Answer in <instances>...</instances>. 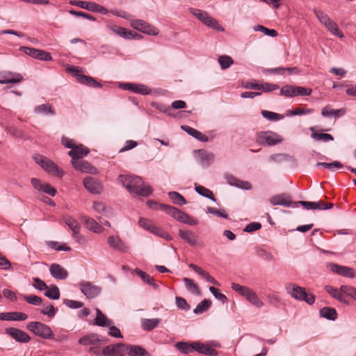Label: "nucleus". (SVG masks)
<instances>
[{"instance_id":"3c124183","label":"nucleus","mask_w":356,"mask_h":356,"mask_svg":"<svg viewBox=\"0 0 356 356\" xmlns=\"http://www.w3.org/2000/svg\"><path fill=\"white\" fill-rule=\"evenodd\" d=\"M63 221L65 225L72 230V232L76 229H81V226L78 221L71 216L64 217Z\"/></svg>"},{"instance_id":"13d9d810","label":"nucleus","mask_w":356,"mask_h":356,"mask_svg":"<svg viewBox=\"0 0 356 356\" xmlns=\"http://www.w3.org/2000/svg\"><path fill=\"white\" fill-rule=\"evenodd\" d=\"M218 63L222 70L229 68L234 63L232 58L229 56H220L218 58Z\"/></svg>"},{"instance_id":"20e7f679","label":"nucleus","mask_w":356,"mask_h":356,"mask_svg":"<svg viewBox=\"0 0 356 356\" xmlns=\"http://www.w3.org/2000/svg\"><path fill=\"white\" fill-rule=\"evenodd\" d=\"M188 10L195 17L198 19L207 26L218 31L224 30L218 21L212 17L207 12L194 8H190Z\"/></svg>"},{"instance_id":"412c9836","label":"nucleus","mask_w":356,"mask_h":356,"mask_svg":"<svg viewBox=\"0 0 356 356\" xmlns=\"http://www.w3.org/2000/svg\"><path fill=\"white\" fill-rule=\"evenodd\" d=\"M89 152V149L83 145L76 144L68 152V155L72 158V163L74 161L80 160V159L87 156Z\"/></svg>"},{"instance_id":"680f3d73","label":"nucleus","mask_w":356,"mask_h":356,"mask_svg":"<svg viewBox=\"0 0 356 356\" xmlns=\"http://www.w3.org/2000/svg\"><path fill=\"white\" fill-rule=\"evenodd\" d=\"M254 31H261L265 35H269L271 37H276L277 35V32L275 29H269L268 28L264 27L262 25H257L254 27Z\"/></svg>"},{"instance_id":"72a5a7b5","label":"nucleus","mask_w":356,"mask_h":356,"mask_svg":"<svg viewBox=\"0 0 356 356\" xmlns=\"http://www.w3.org/2000/svg\"><path fill=\"white\" fill-rule=\"evenodd\" d=\"M195 351L206 355L214 356L217 355V350L209 345H204L200 342H195Z\"/></svg>"},{"instance_id":"4468645a","label":"nucleus","mask_w":356,"mask_h":356,"mask_svg":"<svg viewBox=\"0 0 356 356\" xmlns=\"http://www.w3.org/2000/svg\"><path fill=\"white\" fill-rule=\"evenodd\" d=\"M20 50L26 54L40 60L49 61L52 59L50 54L44 50L26 47H22Z\"/></svg>"},{"instance_id":"603ef678","label":"nucleus","mask_w":356,"mask_h":356,"mask_svg":"<svg viewBox=\"0 0 356 356\" xmlns=\"http://www.w3.org/2000/svg\"><path fill=\"white\" fill-rule=\"evenodd\" d=\"M40 312L51 318L55 316L56 309L52 304L48 302L43 305V307L40 309Z\"/></svg>"},{"instance_id":"8fccbe9b","label":"nucleus","mask_w":356,"mask_h":356,"mask_svg":"<svg viewBox=\"0 0 356 356\" xmlns=\"http://www.w3.org/2000/svg\"><path fill=\"white\" fill-rule=\"evenodd\" d=\"M168 196L174 204L182 206L186 204L185 198L179 193L172 191L168 193Z\"/></svg>"},{"instance_id":"79ce46f5","label":"nucleus","mask_w":356,"mask_h":356,"mask_svg":"<svg viewBox=\"0 0 356 356\" xmlns=\"http://www.w3.org/2000/svg\"><path fill=\"white\" fill-rule=\"evenodd\" d=\"M44 295L49 299L58 300L60 298V290L58 287L54 284L48 286V288L45 289Z\"/></svg>"},{"instance_id":"dca6fc26","label":"nucleus","mask_w":356,"mask_h":356,"mask_svg":"<svg viewBox=\"0 0 356 356\" xmlns=\"http://www.w3.org/2000/svg\"><path fill=\"white\" fill-rule=\"evenodd\" d=\"M23 80L22 74L10 71L3 70L0 71V83H17Z\"/></svg>"},{"instance_id":"338daca9","label":"nucleus","mask_w":356,"mask_h":356,"mask_svg":"<svg viewBox=\"0 0 356 356\" xmlns=\"http://www.w3.org/2000/svg\"><path fill=\"white\" fill-rule=\"evenodd\" d=\"M154 106L162 113H166L170 116H172V109L170 106L164 104H154Z\"/></svg>"},{"instance_id":"39448f33","label":"nucleus","mask_w":356,"mask_h":356,"mask_svg":"<svg viewBox=\"0 0 356 356\" xmlns=\"http://www.w3.org/2000/svg\"><path fill=\"white\" fill-rule=\"evenodd\" d=\"M314 13L319 22L323 24L332 34L340 38L343 37V33L338 29L337 24L334 22L325 13L316 8L314 9Z\"/></svg>"},{"instance_id":"a878e982","label":"nucleus","mask_w":356,"mask_h":356,"mask_svg":"<svg viewBox=\"0 0 356 356\" xmlns=\"http://www.w3.org/2000/svg\"><path fill=\"white\" fill-rule=\"evenodd\" d=\"M108 243L111 248L123 252H127L129 249V247L120 239L119 236H110L108 238Z\"/></svg>"},{"instance_id":"4d7b16f0","label":"nucleus","mask_w":356,"mask_h":356,"mask_svg":"<svg viewBox=\"0 0 356 356\" xmlns=\"http://www.w3.org/2000/svg\"><path fill=\"white\" fill-rule=\"evenodd\" d=\"M316 166H323L326 169L334 171L335 168H342L343 164L339 161H334L332 163L318 162L316 163Z\"/></svg>"},{"instance_id":"aec40b11","label":"nucleus","mask_w":356,"mask_h":356,"mask_svg":"<svg viewBox=\"0 0 356 356\" xmlns=\"http://www.w3.org/2000/svg\"><path fill=\"white\" fill-rule=\"evenodd\" d=\"M161 210L165 211L166 213L169 214L177 221L183 222L185 218H186L187 213L181 211V210L167 204H160L159 205Z\"/></svg>"},{"instance_id":"7c9ffc66","label":"nucleus","mask_w":356,"mask_h":356,"mask_svg":"<svg viewBox=\"0 0 356 356\" xmlns=\"http://www.w3.org/2000/svg\"><path fill=\"white\" fill-rule=\"evenodd\" d=\"M325 290L332 298L339 300L340 302L345 304V305L348 304V300H346L343 296V294H344V293L341 291V288L339 289H338L332 286L327 285L325 286Z\"/></svg>"},{"instance_id":"bb28decb","label":"nucleus","mask_w":356,"mask_h":356,"mask_svg":"<svg viewBox=\"0 0 356 356\" xmlns=\"http://www.w3.org/2000/svg\"><path fill=\"white\" fill-rule=\"evenodd\" d=\"M200 164L204 167H208L214 161L215 155L211 152L203 149L197 151Z\"/></svg>"},{"instance_id":"0e129e2a","label":"nucleus","mask_w":356,"mask_h":356,"mask_svg":"<svg viewBox=\"0 0 356 356\" xmlns=\"http://www.w3.org/2000/svg\"><path fill=\"white\" fill-rule=\"evenodd\" d=\"M232 289L234 291H236V292L238 293L239 294H241V296H244L245 298L250 290V288L241 286L236 283L232 284Z\"/></svg>"},{"instance_id":"69168bd1","label":"nucleus","mask_w":356,"mask_h":356,"mask_svg":"<svg viewBox=\"0 0 356 356\" xmlns=\"http://www.w3.org/2000/svg\"><path fill=\"white\" fill-rule=\"evenodd\" d=\"M209 291L216 299L219 300L222 303L227 302V298L224 294L221 293L218 289L214 286H210Z\"/></svg>"},{"instance_id":"a18cd8bd","label":"nucleus","mask_w":356,"mask_h":356,"mask_svg":"<svg viewBox=\"0 0 356 356\" xmlns=\"http://www.w3.org/2000/svg\"><path fill=\"white\" fill-rule=\"evenodd\" d=\"M245 298L252 305L255 306L257 308H261L264 305V302L259 299L257 295L251 289L245 296Z\"/></svg>"},{"instance_id":"473e14b6","label":"nucleus","mask_w":356,"mask_h":356,"mask_svg":"<svg viewBox=\"0 0 356 356\" xmlns=\"http://www.w3.org/2000/svg\"><path fill=\"white\" fill-rule=\"evenodd\" d=\"M102 341V340L99 338L98 335L96 334H90L79 339V343L83 346H91V345H97L99 343Z\"/></svg>"},{"instance_id":"9d476101","label":"nucleus","mask_w":356,"mask_h":356,"mask_svg":"<svg viewBox=\"0 0 356 356\" xmlns=\"http://www.w3.org/2000/svg\"><path fill=\"white\" fill-rule=\"evenodd\" d=\"M81 291L87 298L93 299L102 292V288L88 281H82L79 284Z\"/></svg>"},{"instance_id":"1a4fd4ad","label":"nucleus","mask_w":356,"mask_h":356,"mask_svg":"<svg viewBox=\"0 0 356 356\" xmlns=\"http://www.w3.org/2000/svg\"><path fill=\"white\" fill-rule=\"evenodd\" d=\"M35 161L45 171L52 174L54 176L61 177L63 175V171L60 170L56 164L42 156L35 157Z\"/></svg>"},{"instance_id":"58836bf2","label":"nucleus","mask_w":356,"mask_h":356,"mask_svg":"<svg viewBox=\"0 0 356 356\" xmlns=\"http://www.w3.org/2000/svg\"><path fill=\"white\" fill-rule=\"evenodd\" d=\"M320 315L328 320L334 321L337 318V313L334 308L325 307L320 309Z\"/></svg>"},{"instance_id":"0eeeda50","label":"nucleus","mask_w":356,"mask_h":356,"mask_svg":"<svg viewBox=\"0 0 356 356\" xmlns=\"http://www.w3.org/2000/svg\"><path fill=\"white\" fill-rule=\"evenodd\" d=\"M312 90L302 86L285 85L281 88L280 95L286 97H294L298 96H309Z\"/></svg>"},{"instance_id":"6ab92c4d","label":"nucleus","mask_w":356,"mask_h":356,"mask_svg":"<svg viewBox=\"0 0 356 356\" xmlns=\"http://www.w3.org/2000/svg\"><path fill=\"white\" fill-rule=\"evenodd\" d=\"M270 202L272 205H280L288 207H297L298 203L292 202L291 197L286 194L276 195L270 197Z\"/></svg>"},{"instance_id":"2eb2a0df","label":"nucleus","mask_w":356,"mask_h":356,"mask_svg":"<svg viewBox=\"0 0 356 356\" xmlns=\"http://www.w3.org/2000/svg\"><path fill=\"white\" fill-rule=\"evenodd\" d=\"M330 270L343 277L353 278L355 277V271L353 268L340 266L334 263H329L327 265Z\"/></svg>"},{"instance_id":"f257e3e1","label":"nucleus","mask_w":356,"mask_h":356,"mask_svg":"<svg viewBox=\"0 0 356 356\" xmlns=\"http://www.w3.org/2000/svg\"><path fill=\"white\" fill-rule=\"evenodd\" d=\"M118 179L131 193L147 197L152 193L150 186L140 177L120 175Z\"/></svg>"},{"instance_id":"a211bd4d","label":"nucleus","mask_w":356,"mask_h":356,"mask_svg":"<svg viewBox=\"0 0 356 356\" xmlns=\"http://www.w3.org/2000/svg\"><path fill=\"white\" fill-rule=\"evenodd\" d=\"M5 333L17 342L27 343L31 340V337L26 332L18 328L8 327L5 330Z\"/></svg>"},{"instance_id":"774afa93","label":"nucleus","mask_w":356,"mask_h":356,"mask_svg":"<svg viewBox=\"0 0 356 356\" xmlns=\"http://www.w3.org/2000/svg\"><path fill=\"white\" fill-rule=\"evenodd\" d=\"M176 305L179 309L182 310L188 311L191 307L186 302V300L181 297H176L175 298Z\"/></svg>"},{"instance_id":"c9c22d12","label":"nucleus","mask_w":356,"mask_h":356,"mask_svg":"<svg viewBox=\"0 0 356 356\" xmlns=\"http://www.w3.org/2000/svg\"><path fill=\"white\" fill-rule=\"evenodd\" d=\"M34 113L39 115H55V111L50 104H43L34 108Z\"/></svg>"},{"instance_id":"ddd939ff","label":"nucleus","mask_w":356,"mask_h":356,"mask_svg":"<svg viewBox=\"0 0 356 356\" xmlns=\"http://www.w3.org/2000/svg\"><path fill=\"white\" fill-rule=\"evenodd\" d=\"M70 3L73 6H76L92 12H97L102 14H106L108 13V10L106 8L95 2L72 1L70 2Z\"/></svg>"},{"instance_id":"5701e85b","label":"nucleus","mask_w":356,"mask_h":356,"mask_svg":"<svg viewBox=\"0 0 356 356\" xmlns=\"http://www.w3.org/2000/svg\"><path fill=\"white\" fill-rule=\"evenodd\" d=\"M225 177L230 186L246 191L252 189V185L249 181L241 180L231 174H226Z\"/></svg>"},{"instance_id":"b1692460","label":"nucleus","mask_w":356,"mask_h":356,"mask_svg":"<svg viewBox=\"0 0 356 356\" xmlns=\"http://www.w3.org/2000/svg\"><path fill=\"white\" fill-rule=\"evenodd\" d=\"M298 205L301 204L306 209H319L325 210L331 209L333 207V204H325L321 202H307V201H298L297 202Z\"/></svg>"},{"instance_id":"423d86ee","label":"nucleus","mask_w":356,"mask_h":356,"mask_svg":"<svg viewBox=\"0 0 356 356\" xmlns=\"http://www.w3.org/2000/svg\"><path fill=\"white\" fill-rule=\"evenodd\" d=\"M26 328L34 334L45 339H54V334L46 324L38 321H33L27 324Z\"/></svg>"},{"instance_id":"e433bc0d","label":"nucleus","mask_w":356,"mask_h":356,"mask_svg":"<svg viewBox=\"0 0 356 356\" xmlns=\"http://www.w3.org/2000/svg\"><path fill=\"white\" fill-rule=\"evenodd\" d=\"M346 113L345 108L340 109H332L328 106L323 108L321 110V115L324 117H340Z\"/></svg>"},{"instance_id":"f03ea898","label":"nucleus","mask_w":356,"mask_h":356,"mask_svg":"<svg viewBox=\"0 0 356 356\" xmlns=\"http://www.w3.org/2000/svg\"><path fill=\"white\" fill-rule=\"evenodd\" d=\"M118 179L131 193L147 197L152 193L150 186L140 177L120 175Z\"/></svg>"},{"instance_id":"f3484780","label":"nucleus","mask_w":356,"mask_h":356,"mask_svg":"<svg viewBox=\"0 0 356 356\" xmlns=\"http://www.w3.org/2000/svg\"><path fill=\"white\" fill-rule=\"evenodd\" d=\"M83 186L88 192L92 194H100L103 191L102 184L92 177H87L83 179Z\"/></svg>"},{"instance_id":"09e8293b","label":"nucleus","mask_w":356,"mask_h":356,"mask_svg":"<svg viewBox=\"0 0 356 356\" xmlns=\"http://www.w3.org/2000/svg\"><path fill=\"white\" fill-rule=\"evenodd\" d=\"M314 111L312 108H300L297 107L291 110H288L286 113V115L289 117L292 115H302L312 113Z\"/></svg>"},{"instance_id":"5fc2aeb1","label":"nucleus","mask_w":356,"mask_h":356,"mask_svg":"<svg viewBox=\"0 0 356 356\" xmlns=\"http://www.w3.org/2000/svg\"><path fill=\"white\" fill-rule=\"evenodd\" d=\"M23 299L27 303L35 306L40 305L42 303V299L35 295H24Z\"/></svg>"},{"instance_id":"ea45409f","label":"nucleus","mask_w":356,"mask_h":356,"mask_svg":"<svg viewBox=\"0 0 356 356\" xmlns=\"http://www.w3.org/2000/svg\"><path fill=\"white\" fill-rule=\"evenodd\" d=\"M175 347L180 352L185 353V354H187V353H191L193 350H195V342L188 343V342H184V341H179V342L176 343Z\"/></svg>"},{"instance_id":"49530a36","label":"nucleus","mask_w":356,"mask_h":356,"mask_svg":"<svg viewBox=\"0 0 356 356\" xmlns=\"http://www.w3.org/2000/svg\"><path fill=\"white\" fill-rule=\"evenodd\" d=\"M195 190L199 195L208 199H210L213 202L216 201V199L215 198L213 193L211 190L202 186H195Z\"/></svg>"},{"instance_id":"7ed1b4c3","label":"nucleus","mask_w":356,"mask_h":356,"mask_svg":"<svg viewBox=\"0 0 356 356\" xmlns=\"http://www.w3.org/2000/svg\"><path fill=\"white\" fill-rule=\"evenodd\" d=\"M286 293L297 300L305 301L312 305L315 302V296L312 293L306 292L305 289L293 283L286 284Z\"/></svg>"},{"instance_id":"c85d7f7f","label":"nucleus","mask_w":356,"mask_h":356,"mask_svg":"<svg viewBox=\"0 0 356 356\" xmlns=\"http://www.w3.org/2000/svg\"><path fill=\"white\" fill-rule=\"evenodd\" d=\"M28 318V316L22 312H3L0 313L1 321H25Z\"/></svg>"},{"instance_id":"6e6552de","label":"nucleus","mask_w":356,"mask_h":356,"mask_svg":"<svg viewBox=\"0 0 356 356\" xmlns=\"http://www.w3.org/2000/svg\"><path fill=\"white\" fill-rule=\"evenodd\" d=\"M257 143L263 145L273 146L282 141L280 136L273 131H261L256 137Z\"/></svg>"},{"instance_id":"052dcab7","label":"nucleus","mask_w":356,"mask_h":356,"mask_svg":"<svg viewBox=\"0 0 356 356\" xmlns=\"http://www.w3.org/2000/svg\"><path fill=\"white\" fill-rule=\"evenodd\" d=\"M341 291L356 301V288L349 285H341Z\"/></svg>"},{"instance_id":"f8f14e48","label":"nucleus","mask_w":356,"mask_h":356,"mask_svg":"<svg viewBox=\"0 0 356 356\" xmlns=\"http://www.w3.org/2000/svg\"><path fill=\"white\" fill-rule=\"evenodd\" d=\"M127 351V344L118 343L105 346L103 348L102 354L104 356H123Z\"/></svg>"},{"instance_id":"6e6d98bb","label":"nucleus","mask_w":356,"mask_h":356,"mask_svg":"<svg viewBox=\"0 0 356 356\" xmlns=\"http://www.w3.org/2000/svg\"><path fill=\"white\" fill-rule=\"evenodd\" d=\"M211 302L210 300L204 299L197 305V307L194 309L193 312L195 314H202L208 309L211 305Z\"/></svg>"},{"instance_id":"bf43d9fd","label":"nucleus","mask_w":356,"mask_h":356,"mask_svg":"<svg viewBox=\"0 0 356 356\" xmlns=\"http://www.w3.org/2000/svg\"><path fill=\"white\" fill-rule=\"evenodd\" d=\"M133 92L137 94L146 95L151 93V89L144 84L134 83Z\"/></svg>"},{"instance_id":"de8ad7c7","label":"nucleus","mask_w":356,"mask_h":356,"mask_svg":"<svg viewBox=\"0 0 356 356\" xmlns=\"http://www.w3.org/2000/svg\"><path fill=\"white\" fill-rule=\"evenodd\" d=\"M79 82L93 88H101V83L97 82L92 77L88 76H79Z\"/></svg>"},{"instance_id":"37998d69","label":"nucleus","mask_w":356,"mask_h":356,"mask_svg":"<svg viewBox=\"0 0 356 356\" xmlns=\"http://www.w3.org/2000/svg\"><path fill=\"white\" fill-rule=\"evenodd\" d=\"M184 282L188 291L197 296L201 295V291L198 285L195 284L193 280L185 277L184 278Z\"/></svg>"},{"instance_id":"e2e57ef3","label":"nucleus","mask_w":356,"mask_h":356,"mask_svg":"<svg viewBox=\"0 0 356 356\" xmlns=\"http://www.w3.org/2000/svg\"><path fill=\"white\" fill-rule=\"evenodd\" d=\"M150 232L155 235L159 236L161 238H165L168 241H170L172 238L170 236V235L167 232H165L163 229H162L161 228L158 227L155 225H154L153 227H152Z\"/></svg>"},{"instance_id":"4c0bfd02","label":"nucleus","mask_w":356,"mask_h":356,"mask_svg":"<svg viewBox=\"0 0 356 356\" xmlns=\"http://www.w3.org/2000/svg\"><path fill=\"white\" fill-rule=\"evenodd\" d=\"M110 29L115 34L125 39H131L134 38V32L131 31H127L126 29L121 26L113 25L110 26Z\"/></svg>"},{"instance_id":"9b49d317","label":"nucleus","mask_w":356,"mask_h":356,"mask_svg":"<svg viewBox=\"0 0 356 356\" xmlns=\"http://www.w3.org/2000/svg\"><path fill=\"white\" fill-rule=\"evenodd\" d=\"M131 26L134 29L150 35H156L159 34V30L155 26L145 22L142 19H133L131 22Z\"/></svg>"},{"instance_id":"864d4df0","label":"nucleus","mask_w":356,"mask_h":356,"mask_svg":"<svg viewBox=\"0 0 356 356\" xmlns=\"http://www.w3.org/2000/svg\"><path fill=\"white\" fill-rule=\"evenodd\" d=\"M261 115L264 118L270 121H278L284 118L281 114L266 110L261 111Z\"/></svg>"},{"instance_id":"c03bdc74","label":"nucleus","mask_w":356,"mask_h":356,"mask_svg":"<svg viewBox=\"0 0 356 356\" xmlns=\"http://www.w3.org/2000/svg\"><path fill=\"white\" fill-rule=\"evenodd\" d=\"M310 130L312 131L311 137L315 140H322L323 142H328L334 140L332 135L325 133H315L314 127H311Z\"/></svg>"},{"instance_id":"a19ab883","label":"nucleus","mask_w":356,"mask_h":356,"mask_svg":"<svg viewBox=\"0 0 356 356\" xmlns=\"http://www.w3.org/2000/svg\"><path fill=\"white\" fill-rule=\"evenodd\" d=\"M160 322L159 318H145L142 321L141 326L143 330L150 331L156 327Z\"/></svg>"},{"instance_id":"f704fd0d","label":"nucleus","mask_w":356,"mask_h":356,"mask_svg":"<svg viewBox=\"0 0 356 356\" xmlns=\"http://www.w3.org/2000/svg\"><path fill=\"white\" fill-rule=\"evenodd\" d=\"M129 356H151L143 347L137 345H127Z\"/></svg>"},{"instance_id":"393cba45","label":"nucleus","mask_w":356,"mask_h":356,"mask_svg":"<svg viewBox=\"0 0 356 356\" xmlns=\"http://www.w3.org/2000/svg\"><path fill=\"white\" fill-rule=\"evenodd\" d=\"M49 271L53 277L57 280H65L68 277V272L60 265L53 264L49 267Z\"/></svg>"},{"instance_id":"2f4dec72","label":"nucleus","mask_w":356,"mask_h":356,"mask_svg":"<svg viewBox=\"0 0 356 356\" xmlns=\"http://www.w3.org/2000/svg\"><path fill=\"white\" fill-rule=\"evenodd\" d=\"M96 318L95 319V324L100 327H107L113 324L112 321L109 320L102 311L96 308Z\"/></svg>"},{"instance_id":"cd10ccee","label":"nucleus","mask_w":356,"mask_h":356,"mask_svg":"<svg viewBox=\"0 0 356 356\" xmlns=\"http://www.w3.org/2000/svg\"><path fill=\"white\" fill-rule=\"evenodd\" d=\"M179 236L191 246H197L200 243L197 236L192 231L179 229Z\"/></svg>"},{"instance_id":"c756f323","label":"nucleus","mask_w":356,"mask_h":356,"mask_svg":"<svg viewBox=\"0 0 356 356\" xmlns=\"http://www.w3.org/2000/svg\"><path fill=\"white\" fill-rule=\"evenodd\" d=\"M83 222H84L86 228L94 233H102L104 230V228L93 218L83 216L82 218Z\"/></svg>"},{"instance_id":"4be33fe9","label":"nucleus","mask_w":356,"mask_h":356,"mask_svg":"<svg viewBox=\"0 0 356 356\" xmlns=\"http://www.w3.org/2000/svg\"><path fill=\"white\" fill-rule=\"evenodd\" d=\"M72 165L76 170H80L83 172H86L91 175H96L98 172L97 168L87 161H74L72 162Z\"/></svg>"}]
</instances>
